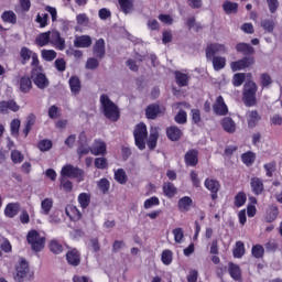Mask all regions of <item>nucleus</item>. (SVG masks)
<instances>
[{
  "mask_svg": "<svg viewBox=\"0 0 282 282\" xmlns=\"http://www.w3.org/2000/svg\"><path fill=\"white\" fill-rule=\"evenodd\" d=\"M100 104L102 107L104 116L108 118V120H112V122H116L118 118H120V110L118 109V106L109 99V96L101 95L100 96Z\"/></svg>",
  "mask_w": 282,
  "mask_h": 282,
  "instance_id": "nucleus-1",
  "label": "nucleus"
},
{
  "mask_svg": "<svg viewBox=\"0 0 282 282\" xmlns=\"http://www.w3.org/2000/svg\"><path fill=\"white\" fill-rule=\"evenodd\" d=\"M257 83L250 80L243 85L242 100L246 107H254L257 105Z\"/></svg>",
  "mask_w": 282,
  "mask_h": 282,
  "instance_id": "nucleus-2",
  "label": "nucleus"
},
{
  "mask_svg": "<svg viewBox=\"0 0 282 282\" xmlns=\"http://www.w3.org/2000/svg\"><path fill=\"white\" fill-rule=\"evenodd\" d=\"M134 142L135 147L140 149V151H144L147 149V138H149V131L147 130V124L139 123L135 126L134 131Z\"/></svg>",
  "mask_w": 282,
  "mask_h": 282,
  "instance_id": "nucleus-3",
  "label": "nucleus"
},
{
  "mask_svg": "<svg viewBox=\"0 0 282 282\" xmlns=\"http://www.w3.org/2000/svg\"><path fill=\"white\" fill-rule=\"evenodd\" d=\"M26 239L34 252H41L45 248V237L41 236L36 230H31Z\"/></svg>",
  "mask_w": 282,
  "mask_h": 282,
  "instance_id": "nucleus-4",
  "label": "nucleus"
},
{
  "mask_svg": "<svg viewBox=\"0 0 282 282\" xmlns=\"http://www.w3.org/2000/svg\"><path fill=\"white\" fill-rule=\"evenodd\" d=\"M83 170L75 167L74 165H64L61 171V177H69L70 180H77V182H83L84 180Z\"/></svg>",
  "mask_w": 282,
  "mask_h": 282,
  "instance_id": "nucleus-5",
  "label": "nucleus"
},
{
  "mask_svg": "<svg viewBox=\"0 0 282 282\" xmlns=\"http://www.w3.org/2000/svg\"><path fill=\"white\" fill-rule=\"evenodd\" d=\"M252 65H254V57H243L242 59L231 62L230 68L232 72H241V69L252 67Z\"/></svg>",
  "mask_w": 282,
  "mask_h": 282,
  "instance_id": "nucleus-6",
  "label": "nucleus"
},
{
  "mask_svg": "<svg viewBox=\"0 0 282 282\" xmlns=\"http://www.w3.org/2000/svg\"><path fill=\"white\" fill-rule=\"evenodd\" d=\"M31 78L39 89H45V87L50 86V79H47V76L43 74V70L31 73Z\"/></svg>",
  "mask_w": 282,
  "mask_h": 282,
  "instance_id": "nucleus-7",
  "label": "nucleus"
},
{
  "mask_svg": "<svg viewBox=\"0 0 282 282\" xmlns=\"http://www.w3.org/2000/svg\"><path fill=\"white\" fill-rule=\"evenodd\" d=\"M50 34V43L51 45H54L56 50L59 52H63L65 50V39L61 36V33L57 31H48Z\"/></svg>",
  "mask_w": 282,
  "mask_h": 282,
  "instance_id": "nucleus-8",
  "label": "nucleus"
},
{
  "mask_svg": "<svg viewBox=\"0 0 282 282\" xmlns=\"http://www.w3.org/2000/svg\"><path fill=\"white\" fill-rule=\"evenodd\" d=\"M228 48L224 44L213 43L206 47V58H213L216 54H226Z\"/></svg>",
  "mask_w": 282,
  "mask_h": 282,
  "instance_id": "nucleus-9",
  "label": "nucleus"
},
{
  "mask_svg": "<svg viewBox=\"0 0 282 282\" xmlns=\"http://www.w3.org/2000/svg\"><path fill=\"white\" fill-rule=\"evenodd\" d=\"M15 281H23V279L30 274V265L28 264V261L21 260L15 267Z\"/></svg>",
  "mask_w": 282,
  "mask_h": 282,
  "instance_id": "nucleus-10",
  "label": "nucleus"
},
{
  "mask_svg": "<svg viewBox=\"0 0 282 282\" xmlns=\"http://www.w3.org/2000/svg\"><path fill=\"white\" fill-rule=\"evenodd\" d=\"M19 109H21V107L19 105H17V101L10 99V100H3L0 101V113H2L3 116H6L7 113H9V111H13V113H17V111H19Z\"/></svg>",
  "mask_w": 282,
  "mask_h": 282,
  "instance_id": "nucleus-11",
  "label": "nucleus"
},
{
  "mask_svg": "<svg viewBox=\"0 0 282 282\" xmlns=\"http://www.w3.org/2000/svg\"><path fill=\"white\" fill-rule=\"evenodd\" d=\"M213 109H214V113H216V116H227L228 115V106L226 105V101L224 100V97H221V96H218L216 98Z\"/></svg>",
  "mask_w": 282,
  "mask_h": 282,
  "instance_id": "nucleus-12",
  "label": "nucleus"
},
{
  "mask_svg": "<svg viewBox=\"0 0 282 282\" xmlns=\"http://www.w3.org/2000/svg\"><path fill=\"white\" fill-rule=\"evenodd\" d=\"M90 153L93 155H107V143L102 140H95L90 148Z\"/></svg>",
  "mask_w": 282,
  "mask_h": 282,
  "instance_id": "nucleus-13",
  "label": "nucleus"
},
{
  "mask_svg": "<svg viewBox=\"0 0 282 282\" xmlns=\"http://www.w3.org/2000/svg\"><path fill=\"white\" fill-rule=\"evenodd\" d=\"M65 214L69 217L70 221H80L83 219V214L74 205H67L65 208Z\"/></svg>",
  "mask_w": 282,
  "mask_h": 282,
  "instance_id": "nucleus-14",
  "label": "nucleus"
},
{
  "mask_svg": "<svg viewBox=\"0 0 282 282\" xmlns=\"http://www.w3.org/2000/svg\"><path fill=\"white\" fill-rule=\"evenodd\" d=\"M19 210H21L19 203H9L4 208V215L9 217V219H12L19 215Z\"/></svg>",
  "mask_w": 282,
  "mask_h": 282,
  "instance_id": "nucleus-15",
  "label": "nucleus"
},
{
  "mask_svg": "<svg viewBox=\"0 0 282 282\" xmlns=\"http://www.w3.org/2000/svg\"><path fill=\"white\" fill-rule=\"evenodd\" d=\"M205 187L212 193V199H217V193L219 192V182L217 180L207 178L205 181Z\"/></svg>",
  "mask_w": 282,
  "mask_h": 282,
  "instance_id": "nucleus-16",
  "label": "nucleus"
},
{
  "mask_svg": "<svg viewBox=\"0 0 282 282\" xmlns=\"http://www.w3.org/2000/svg\"><path fill=\"white\" fill-rule=\"evenodd\" d=\"M160 113H162V108L158 105H150L145 109V116L149 120H155Z\"/></svg>",
  "mask_w": 282,
  "mask_h": 282,
  "instance_id": "nucleus-17",
  "label": "nucleus"
},
{
  "mask_svg": "<svg viewBox=\"0 0 282 282\" xmlns=\"http://www.w3.org/2000/svg\"><path fill=\"white\" fill-rule=\"evenodd\" d=\"M228 272L234 279V281H240L241 280V268L239 264H235L234 262L228 263Z\"/></svg>",
  "mask_w": 282,
  "mask_h": 282,
  "instance_id": "nucleus-18",
  "label": "nucleus"
},
{
  "mask_svg": "<svg viewBox=\"0 0 282 282\" xmlns=\"http://www.w3.org/2000/svg\"><path fill=\"white\" fill-rule=\"evenodd\" d=\"M251 191L254 195L263 193V181L259 177H252L250 181Z\"/></svg>",
  "mask_w": 282,
  "mask_h": 282,
  "instance_id": "nucleus-19",
  "label": "nucleus"
},
{
  "mask_svg": "<svg viewBox=\"0 0 282 282\" xmlns=\"http://www.w3.org/2000/svg\"><path fill=\"white\" fill-rule=\"evenodd\" d=\"M66 259L69 265H79L80 264V253L78 250L73 249L66 253Z\"/></svg>",
  "mask_w": 282,
  "mask_h": 282,
  "instance_id": "nucleus-20",
  "label": "nucleus"
},
{
  "mask_svg": "<svg viewBox=\"0 0 282 282\" xmlns=\"http://www.w3.org/2000/svg\"><path fill=\"white\" fill-rule=\"evenodd\" d=\"M68 85L74 96H78V94H80L82 85H80V78H78V76H72L68 80Z\"/></svg>",
  "mask_w": 282,
  "mask_h": 282,
  "instance_id": "nucleus-21",
  "label": "nucleus"
},
{
  "mask_svg": "<svg viewBox=\"0 0 282 282\" xmlns=\"http://www.w3.org/2000/svg\"><path fill=\"white\" fill-rule=\"evenodd\" d=\"M74 45L76 47H90L91 46V36H89V35L76 36L74 40Z\"/></svg>",
  "mask_w": 282,
  "mask_h": 282,
  "instance_id": "nucleus-22",
  "label": "nucleus"
},
{
  "mask_svg": "<svg viewBox=\"0 0 282 282\" xmlns=\"http://www.w3.org/2000/svg\"><path fill=\"white\" fill-rule=\"evenodd\" d=\"M93 52L97 58H104L105 57V40L99 39L96 41Z\"/></svg>",
  "mask_w": 282,
  "mask_h": 282,
  "instance_id": "nucleus-23",
  "label": "nucleus"
},
{
  "mask_svg": "<svg viewBox=\"0 0 282 282\" xmlns=\"http://www.w3.org/2000/svg\"><path fill=\"white\" fill-rule=\"evenodd\" d=\"M207 61H212L215 72H219L226 67V57L214 55L212 58H207Z\"/></svg>",
  "mask_w": 282,
  "mask_h": 282,
  "instance_id": "nucleus-24",
  "label": "nucleus"
},
{
  "mask_svg": "<svg viewBox=\"0 0 282 282\" xmlns=\"http://www.w3.org/2000/svg\"><path fill=\"white\" fill-rule=\"evenodd\" d=\"M191 206H193L192 197L184 196L178 200V210H181V213H188Z\"/></svg>",
  "mask_w": 282,
  "mask_h": 282,
  "instance_id": "nucleus-25",
  "label": "nucleus"
},
{
  "mask_svg": "<svg viewBox=\"0 0 282 282\" xmlns=\"http://www.w3.org/2000/svg\"><path fill=\"white\" fill-rule=\"evenodd\" d=\"M160 138V132L158 131V128H151L150 130V137L148 140V147L149 149H155L158 147V139Z\"/></svg>",
  "mask_w": 282,
  "mask_h": 282,
  "instance_id": "nucleus-26",
  "label": "nucleus"
},
{
  "mask_svg": "<svg viewBox=\"0 0 282 282\" xmlns=\"http://www.w3.org/2000/svg\"><path fill=\"white\" fill-rule=\"evenodd\" d=\"M35 122H36V116L31 113L26 117L25 127L22 130L24 138H28V135H30V131H32V127H34Z\"/></svg>",
  "mask_w": 282,
  "mask_h": 282,
  "instance_id": "nucleus-27",
  "label": "nucleus"
},
{
  "mask_svg": "<svg viewBox=\"0 0 282 282\" xmlns=\"http://www.w3.org/2000/svg\"><path fill=\"white\" fill-rule=\"evenodd\" d=\"M197 151L196 150H189L186 154H185V164H187V166H197Z\"/></svg>",
  "mask_w": 282,
  "mask_h": 282,
  "instance_id": "nucleus-28",
  "label": "nucleus"
},
{
  "mask_svg": "<svg viewBox=\"0 0 282 282\" xmlns=\"http://www.w3.org/2000/svg\"><path fill=\"white\" fill-rule=\"evenodd\" d=\"M259 120H261V117H259V112H257V110H251L247 112V122L251 129H253V127H257Z\"/></svg>",
  "mask_w": 282,
  "mask_h": 282,
  "instance_id": "nucleus-29",
  "label": "nucleus"
},
{
  "mask_svg": "<svg viewBox=\"0 0 282 282\" xmlns=\"http://www.w3.org/2000/svg\"><path fill=\"white\" fill-rule=\"evenodd\" d=\"M221 126L227 133H235V131H237V126L231 118H224Z\"/></svg>",
  "mask_w": 282,
  "mask_h": 282,
  "instance_id": "nucleus-30",
  "label": "nucleus"
},
{
  "mask_svg": "<svg viewBox=\"0 0 282 282\" xmlns=\"http://www.w3.org/2000/svg\"><path fill=\"white\" fill-rule=\"evenodd\" d=\"M54 208V199L52 198H44L41 202V214L42 215H50V212Z\"/></svg>",
  "mask_w": 282,
  "mask_h": 282,
  "instance_id": "nucleus-31",
  "label": "nucleus"
},
{
  "mask_svg": "<svg viewBox=\"0 0 282 282\" xmlns=\"http://www.w3.org/2000/svg\"><path fill=\"white\" fill-rule=\"evenodd\" d=\"M237 52H240L245 56H250V54H254V47H252L248 43H239L236 45Z\"/></svg>",
  "mask_w": 282,
  "mask_h": 282,
  "instance_id": "nucleus-32",
  "label": "nucleus"
},
{
  "mask_svg": "<svg viewBox=\"0 0 282 282\" xmlns=\"http://www.w3.org/2000/svg\"><path fill=\"white\" fill-rule=\"evenodd\" d=\"M35 45L39 47H45V45H50V31L39 34L35 39Z\"/></svg>",
  "mask_w": 282,
  "mask_h": 282,
  "instance_id": "nucleus-33",
  "label": "nucleus"
},
{
  "mask_svg": "<svg viewBox=\"0 0 282 282\" xmlns=\"http://www.w3.org/2000/svg\"><path fill=\"white\" fill-rule=\"evenodd\" d=\"M166 133H167V138L170 140H172V142H176V140H178L180 138H182V130H180V128L173 126V127H170L167 130H166Z\"/></svg>",
  "mask_w": 282,
  "mask_h": 282,
  "instance_id": "nucleus-34",
  "label": "nucleus"
},
{
  "mask_svg": "<svg viewBox=\"0 0 282 282\" xmlns=\"http://www.w3.org/2000/svg\"><path fill=\"white\" fill-rule=\"evenodd\" d=\"M175 80H176V85H178V87H188V75L177 70L175 72Z\"/></svg>",
  "mask_w": 282,
  "mask_h": 282,
  "instance_id": "nucleus-35",
  "label": "nucleus"
},
{
  "mask_svg": "<svg viewBox=\"0 0 282 282\" xmlns=\"http://www.w3.org/2000/svg\"><path fill=\"white\" fill-rule=\"evenodd\" d=\"M34 56V52L26 46H23L20 51V58L22 59V65L30 63V58Z\"/></svg>",
  "mask_w": 282,
  "mask_h": 282,
  "instance_id": "nucleus-36",
  "label": "nucleus"
},
{
  "mask_svg": "<svg viewBox=\"0 0 282 282\" xmlns=\"http://www.w3.org/2000/svg\"><path fill=\"white\" fill-rule=\"evenodd\" d=\"M223 9L227 14H237V10H239V4L237 2L225 1L223 3Z\"/></svg>",
  "mask_w": 282,
  "mask_h": 282,
  "instance_id": "nucleus-37",
  "label": "nucleus"
},
{
  "mask_svg": "<svg viewBox=\"0 0 282 282\" xmlns=\"http://www.w3.org/2000/svg\"><path fill=\"white\" fill-rule=\"evenodd\" d=\"M32 89V79L30 77L24 76L20 79V90L23 94H28Z\"/></svg>",
  "mask_w": 282,
  "mask_h": 282,
  "instance_id": "nucleus-38",
  "label": "nucleus"
},
{
  "mask_svg": "<svg viewBox=\"0 0 282 282\" xmlns=\"http://www.w3.org/2000/svg\"><path fill=\"white\" fill-rule=\"evenodd\" d=\"M260 25L264 30V32L272 34L274 32V28L276 26V23H274V20L264 19L261 21Z\"/></svg>",
  "mask_w": 282,
  "mask_h": 282,
  "instance_id": "nucleus-39",
  "label": "nucleus"
},
{
  "mask_svg": "<svg viewBox=\"0 0 282 282\" xmlns=\"http://www.w3.org/2000/svg\"><path fill=\"white\" fill-rule=\"evenodd\" d=\"M77 199L82 208H87L91 204V195L89 193H80Z\"/></svg>",
  "mask_w": 282,
  "mask_h": 282,
  "instance_id": "nucleus-40",
  "label": "nucleus"
},
{
  "mask_svg": "<svg viewBox=\"0 0 282 282\" xmlns=\"http://www.w3.org/2000/svg\"><path fill=\"white\" fill-rule=\"evenodd\" d=\"M1 19L4 23H11L14 25L17 23V13H14V11H4L1 14Z\"/></svg>",
  "mask_w": 282,
  "mask_h": 282,
  "instance_id": "nucleus-41",
  "label": "nucleus"
},
{
  "mask_svg": "<svg viewBox=\"0 0 282 282\" xmlns=\"http://www.w3.org/2000/svg\"><path fill=\"white\" fill-rule=\"evenodd\" d=\"M31 58V73L36 74L37 72H43V66H41V62L39 61V54L34 53Z\"/></svg>",
  "mask_w": 282,
  "mask_h": 282,
  "instance_id": "nucleus-42",
  "label": "nucleus"
},
{
  "mask_svg": "<svg viewBox=\"0 0 282 282\" xmlns=\"http://www.w3.org/2000/svg\"><path fill=\"white\" fill-rule=\"evenodd\" d=\"M163 193L166 195V197H175L177 188H175V185H173V183L167 182L163 185Z\"/></svg>",
  "mask_w": 282,
  "mask_h": 282,
  "instance_id": "nucleus-43",
  "label": "nucleus"
},
{
  "mask_svg": "<svg viewBox=\"0 0 282 282\" xmlns=\"http://www.w3.org/2000/svg\"><path fill=\"white\" fill-rule=\"evenodd\" d=\"M246 254V246L242 241L236 242V248L234 249V257L235 259H241Z\"/></svg>",
  "mask_w": 282,
  "mask_h": 282,
  "instance_id": "nucleus-44",
  "label": "nucleus"
},
{
  "mask_svg": "<svg viewBox=\"0 0 282 282\" xmlns=\"http://www.w3.org/2000/svg\"><path fill=\"white\" fill-rule=\"evenodd\" d=\"M161 261L164 265H171L173 263V251L169 249L163 250Z\"/></svg>",
  "mask_w": 282,
  "mask_h": 282,
  "instance_id": "nucleus-45",
  "label": "nucleus"
},
{
  "mask_svg": "<svg viewBox=\"0 0 282 282\" xmlns=\"http://www.w3.org/2000/svg\"><path fill=\"white\" fill-rule=\"evenodd\" d=\"M174 120L177 124H186V122H188V115L185 110L181 109L175 115Z\"/></svg>",
  "mask_w": 282,
  "mask_h": 282,
  "instance_id": "nucleus-46",
  "label": "nucleus"
},
{
  "mask_svg": "<svg viewBox=\"0 0 282 282\" xmlns=\"http://www.w3.org/2000/svg\"><path fill=\"white\" fill-rule=\"evenodd\" d=\"M48 248L54 254H61V252H63V245L56 239L50 241Z\"/></svg>",
  "mask_w": 282,
  "mask_h": 282,
  "instance_id": "nucleus-47",
  "label": "nucleus"
},
{
  "mask_svg": "<svg viewBox=\"0 0 282 282\" xmlns=\"http://www.w3.org/2000/svg\"><path fill=\"white\" fill-rule=\"evenodd\" d=\"M41 56L43 61H47L48 63H51V61H54L56 58L57 53L54 50H42Z\"/></svg>",
  "mask_w": 282,
  "mask_h": 282,
  "instance_id": "nucleus-48",
  "label": "nucleus"
},
{
  "mask_svg": "<svg viewBox=\"0 0 282 282\" xmlns=\"http://www.w3.org/2000/svg\"><path fill=\"white\" fill-rule=\"evenodd\" d=\"M115 180L118 184H124L128 181L127 172L122 169H118L115 171Z\"/></svg>",
  "mask_w": 282,
  "mask_h": 282,
  "instance_id": "nucleus-49",
  "label": "nucleus"
},
{
  "mask_svg": "<svg viewBox=\"0 0 282 282\" xmlns=\"http://www.w3.org/2000/svg\"><path fill=\"white\" fill-rule=\"evenodd\" d=\"M20 129H21V120L13 119L10 123L11 135H13L14 138H18Z\"/></svg>",
  "mask_w": 282,
  "mask_h": 282,
  "instance_id": "nucleus-50",
  "label": "nucleus"
},
{
  "mask_svg": "<svg viewBox=\"0 0 282 282\" xmlns=\"http://www.w3.org/2000/svg\"><path fill=\"white\" fill-rule=\"evenodd\" d=\"M271 84H272V77L270 76V74L262 73L260 75V85H261L262 89L270 87Z\"/></svg>",
  "mask_w": 282,
  "mask_h": 282,
  "instance_id": "nucleus-51",
  "label": "nucleus"
},
{
  "mask_svg": "<svg viewBox=\"0 0 282 282\" xmlns=\"http://www.w3.org/2000/svg\"><path fill=\"white\" fill-rule=\"evenodd\" d=\"M256 155L252 152H247L241 155V160L246 166H252L254 164Z\"/></svg>",
  "mask_w": 282,
  "mask_h": 282,
  "instance_id": "nucleus-52",
  "label": "nucleus"
},
{
  "mask_svg": "<svg viewBox=\"0 0 282 282\" xmlns=\"http://www.w3.org/2000/svg\"><path fill=\"white\" fill-rule=\"evenodd\" d=\"M267 177H272L276 171V162L272 161L263 165Z\"/></svg>",
  "mask_w": 282,
  "mask_h": 282,
  "instance_id": "nucleus-53",
  "label": "nucleus"
},
{
  "mask_svg": "<svg viewBox=\"0 0 282 282\" xmlns=\"http://www.w3.org/2000/svg\"><path fill=\"white\" fill-rule=\"evenodd\" d=\"M119 4L124 14H129V12H131V10L133 9L132 0H119Z\"/></svg>",
  "mask_w": 282,
  "mask_h": 282,
  "instance_id": "nucleus-54",
  "label": "nucleus"
},
{
  "mask_svg": "<svg viewBox=\"0 0 282 282\" xmlns=\"http://www.w3.org/2000/svg\"><path fill=\"white\" fill-rule=\"evenodd\" d=\"M248 199V197L246 196V193L243 192H239L236 196H235V206L237 208H241V206H243V204H246V200Z\"/></svg>",
  "mask_w": 282,
  "mask_h": 282,
  "instance_id": "nucleus-55",
  "label": "nucleus"
},
{
  "mask_svg": "<svg viewBox=\"0 0 282 282\" xmlns=\"http://www.w3.org/2000/svg\"><path fill=\"white\" fill-rule=\"evenodd\" d=\"M264 252H265V249H263V246L261 245H256L251 249L252 257H254L256 259L263 258Z\"/></svg>",
  "mask_w": 282,
  "mask_h": 282,
  "instance_id": "nucleus-56",
  "label": "nucleus"
},
{
  "mask_svg": "<svg viewBox=\"0 0 282 282\" xmlns=\"http://www.w3.org/2000/svg\"><path fill=\"white\" fill-rule=\"evenodd\" d=\"M50 15L47 13H37L36 15V23H39L40 28H47V20Z\"/></svg>",
  "mask_w": 282,
  "mask_h": 282,
  "instance_id": "nucleus-57",
  "label": "nucleus"
},
{
  "mask_svg": "<svg viewBox=\"0 0 282 282\" xmlns=\"http://www.w3.org/2000/svg\"><path fill=\"white\" fill-rule=\"evenodd\" d=\"M144 208L145 210H149V208H153V206H160V198L156 196H152L144 200Z\"/></svg>",
  "mask_w": 282,
  "mask_h": 282,
  "instance_id": "nucleus-58",
  "label": "nucleus"
},
{
  "mask_svg": "<svg viewBox=\"0 0 282 282\" xmlns=\"http://www.w3.org/2000/svg\"><path fill=\"white\" fill-rule=\"evenodd\" d=\"M245 80H246V74L243 73L235 74L232 79L234 87H241Z\"/></svg>",
  "mask_w": 282,
  "mask_h": 282,
  "instance_id": "nucleus-59",
  "label": "nucleus"
},
{
  "mask_svg": "<svg viewBox=\"0 0 282 282\" xmlns=\"http://www.w3.org/2000/svg\"><path fill=\"white\" fill-rule=\"evenodd\" d=\"M61 186L66 193H72V188H74V184L65 176H61Z\"/></svg>",
  "mask_w": 282,
  "mask_h": 282,
  "instance_id": "nucleus-60",
  "label": "nucleus"
},
{
  "mask_svg": "<svg viewBox=\"0 0 282 282\" xmlns=\"http://www.w3.org/2000/svg\"><path fill=\"white\" fill-rule=\"evenodd\" d=\"M172 235L174 236L175 243H182V239H184V229L175 228L173 229Z\"/></svg>",
  "mask_w": 282,
  "mask_h": 282,
  "instance_id": "nucleus-61",
  "label": "nucleus"
},
{
  "mask_svg": "<svg viewBox=\"0 0 282 282\" xmlns=\"http://www.w3.org/2000/svg\"><path fill=\"white\" fill-rule=\"evenodd\" d=\"M97 186L99 188V191H101V193L106 194L109 193V180L107 178H101L98 183Z\"/></svg>",
  "mask_w": 282,
  "mask_h": 282,
  "instance_id": "nucleus-62",
  "label": "nucleus"
},
{
  "mask_svg": "<svg viewBox=\"0 0 282 282\" xmlns=\"http://www.w3.org/2000/svg\"><path fill=\"white\" fill-rule=\"evenodd\" d=\"M11 160L13 164H21L23 162V154L18 150H13L11 152Z\"/></svg>",
  "mask_w": 282,
  "mask_h": 282,
  "instance_id": "nucleus-63",
  "label": "nucleus"
},
{
  "mask_svg": "<svg viewBox=\"0 0 282 282\" xmlns=\"http://www.w3.org/2000/svg\"><path fill=\"white\" fill-rule=\"evenodd\" d=\"M54 66L57 72H65V69H67V62H65L64 58H57L54 62Z\"/></svg>",
  "mask_w": 282,
  "mask_h": 282,
  "instance_id": "nucleus-64",
  "label": "nucleus"
}]
</instances>
